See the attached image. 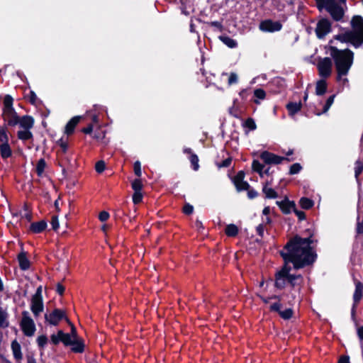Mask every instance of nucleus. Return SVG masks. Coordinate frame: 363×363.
Masks as SVG:
<instances>
[{"instance_id":"1","label":"nucleus","mask_w":363,"mask_h":363,"mask_svg":"<svg viewBox=\"0 0 363 363\" xmlns=\"http://www.w3.org/2000/svg\"><path fill=\"white\" fill-rule=\"evenodd\" d=\"M312 237L303 238L295 235L287 242L284 249L280 252L284 264L275 274V286L284 289L286 284L291 287L300 286L303 283L301 274H291L292 269L298 270L312 264L316 259V254L312 245Z\"/></svg>"},{"instance_id":"2","label":"nucleus","mask_w":363,"mask_h":363,"mask_svg":"<svg viewBox=\"0 0 363 363\" xmlns=\"http://www.w3.org/2000/svg\"><path fill=\"white\" fill-rule=\"evenodd\" d=\"M330 55L335 62L337 72V81L342 85L348 84L346 77L353 63L354 53L348 50H339L335 47L330 48Z\"/></svg>"},{"instance_id":"3","label":"nucleus","mask_w":363,"mask_h":363,"mask_svg":"<svg viewBox=\"0 0 363 363\" xmlns=\"http://www.w3.org/2000/svg\"><path fill=\"white\" fill-rule=\"evenodd\" d=\"M351 24L353 30L345 32L338 38L343 42H350L355 47H359L363 43V18L360 16L352 18Z\"/></svg>"},{"instance_id":"4","label":"nucleus","mask_w":363,"mask_h":363,"mask_svg":"<svg viewBox=\"0 0 363 363\" xmlns=\"http://www.w3.org/2000/svg\"><path fill=\"white\" fill-rule=\"evenodd\" d=\"M318 9L325 8L327 11L331 15L332 18L336 21H340L344 16L343 9L340 6L336 0H315Z\"/></svg>"},{"instance_id":"5","label":"nucleus","mask_w":363,"mask_h":363,"mask_svg":"<svg viewBox=\"0 0 363 363\" xmlns=\"http://www.w3.org/2000/svg\"><path fill=\"white\" fill-rule=\"evenodd\" d=\"M20 325L25 335L31 337L34 335L36 330L35 325L28 311H24L22 312V319Z\"/></svg>"},{"instance_id":"6","label":"nucleus","mask_w":363,"mask_h":363,"mask_svg":"<svg viewBox=\"0 0 363 363\" xmlns=\"http://www.w3.org/2000/svg\"><path fill=\"white\" fill-rule=\"evenodd\" d=\"M319 75L323 78H328L331 75L333 63L329 57L321 59L318 63Z\"/></svg>"},{"instance_id":"7","label":"nucleus","mask_w":363,"mask_h":363,"mask_svg":"<svg viewBox=\"0 0 363 363\" xmlns=\"http://www.w3.org/2000/svg\"><path fill=\"white\" fill-rule=\"evenodd\" d=\"M63 318H65L69 323V320L66 318L65 312L57 308L55 309L50 313L45 314V319L46 322L52 325H57Z\"/></svg>"},{"instance_id":"8","label":"nucleus","mask_w":363,"mask_h":363,"mask_svg":"<svg viewBox=\"0 0 363 363\" xmlns=\"http://www.w3.org/2000/svg\"><path fill=\"white\" fill-rule=\"evenodd\" d=\"M281 24L278 21L271 20L263 21L259 24V29L264 32H274L281 29Z\"/></svg>"},{"instance_id":"9","label":"nucleus","mask_w":363,"mask_h":363,"mask_svg":"<svg viewBox=\"0 0 363 363\" xmlns=\"http://www.w3.org/2000/svg\"><path fill=\"white\" fill-rule=\"evenodd\" d=\"M331 28V24L327 19L320 20L316 26L315 33L319 38L325 37L330 31Z\"/></svg>"},{"instance_id":"10","label":"nucleus","mask_w":363,"mask_h":363,"mask_svg":"<svg viewBox=\"0 0 363 363\" xmlns=\"http://www.w3.org/2000/svg\"><path fill=\"white\" fill-rule=\"evenodd\" d=\"M355 290L353 294V306L352 313H354L355 308L363 296V284L359 280H354Z\"/></svg>"},{"instance_id":"11","label":"nucleus","mask_w":363,"mask_h":363,"mask_svg":"<svg viewBox=\"0 0 363 363\" xmlns=\"http://www.w3.org/2000/svg\"><path fill=\"white\" fill-rule=\"evenodd\" d=\"M3 118L5 121L8 123L10 126H15L18 123V116L13 109L3 110Z\"/></svg>"},{"instance_id":"12","label":"nucleus","mask_w":363,"mask_h":363,"mask_svg":"<svg viewBox=\"0 0 363 363\" xmlns=\"http://www.w3.org/2000/svg\"><path fill=\"white\" fill-rule=\"evenodd\" d=\"M260 158L264 161L266 164H280L284 160H285L284 157H281L279 156H277L273 153L269 152L267 151L263 152L261 155Z\"/></svg>"},{"instance_id":"13","label":"nucleus","mask_w":363,"mask_h":363,"mask_svg":"<svg viewBox=\"0 0 363 363\" xmlns=\"http://www.w3.org/2000/svg\"><path fill=\"white\" fill-rule=\"evenodd\" d=\"M43 308L44 305L43 298H38V297H32L30 310L35 318L40 315V313L43 312Z\"/></svg>"},{"instance_id":"14","label":"nucleus","mask_w":363,"mask_h":363,"mask_svg":"<svg viewBox=\"0 0 363 363\" xmlns=\"http://www.w3.org/2000/svg\"><path fill=\"white\" fill-rule=\"evenodd\" d=\"M244 174L240 172L235 179V184L238 191L247 190L250 187L247 182L243 181Z\"/></svg>"},{"instance_id":"15","label":"nucleus","mask_w":363,"mask_h":363,"mask_svg":"<svg viewBox=\"0 0 363 363\" xmlns=\"http://www.w3.org/2000/svg\"><path fill=\"white\" fill-rule=\"evenodd\" d=\"M18 121H19L18 124L24 129H30L34 124V120L30 116H23L21 118L19 117Z\"/></svg>"},{"instance_id":"16","label":"nucleus","mask_w":363,"mask_h":363,"mask_svg":"<svg viewBox=\"0 0 363 363\" xmlns=\"http://www.w3.org/2000/svg\"><path fill=\"white\" fill-rule=\"evenodd\" d=\"M276 203L284 213H289L292 208H295V204L286 199L281 201H277Z\"/></svg>"},{"instance_id":"17","label":"nucleus","mask_w":363,"mask_h":363,"mask_svg":"<svg viewBox=\"0 0 363 363\" xmlns=\"http://www.w3.org/2000/svg\"><path fill=\"white\" fill-rule=\"evenodd\" d=\"M81 119L80 116L73 117L65 126V133L70 135L74 132L76 125L78 124Z\"/></svg>"},{"instance_id":"18","label":"nucleus","mask_w":363,"mask_h":363,"mask_svg":"<svg viewBox=\"0 0 363 363\" xmlns=\"http://www.w3.org/2000/svg\"><path fill=\"white\" fill-rule=\"evenodd\" d=\"M47 227V223L44 220L33 223L30 225V229L34 233H40L43 232Z\"/></svg>"},{"instance_id":"19","label":"nucleus","mask_w":363,"mask_h":363,"mask_svg":"<svg viewBox=\"0 0 363 363\" xmlns=\"http://www.w3.org/2000/svg\"><path fill=\"white\" fill-rule=\"evenodd\" d=\"M58 335L61 336V342L64 343L65 345L68 346L73 343V341L76 338L77 335H71L68 333H65L62 330L58 331Z\"/></svg>"},{"instance_id":"20","label":"nucleus","mask_w":363,"mask_h":363,"mask_svg":"<svg viewBox=\"0 0 363 363\" xmlns=\"http://www.w3.org/2000/svg\"><path fill=\"white\" fill-rule=\"evenodd\" d=\"M262 192L265 194L267 199H276L278 196V194L275 190L268 186V182H265L263 184Z\"/></svg>"},{"instance_id":"21","label":"nucleus","mask_w":363,"mask_h":363,"mask_svg":"<svg viewBox=\"0 0 363 363\" xmlns=\"http://www.w3.org/2000/svg\"><path fill=\"white\" fill-rule=\"evenodd\" d=\"M19 267L22 270H26L30 267V262L25 252H21L18 256Z\"/></svg>"},{"instance_id":"22","label":"nucleus","mask_w":363,"mask_h":363,"mask_svg":"<svg viewBox=\"0 0 363 363\" xmlns=\"http://www.w3.org/2000/svg\"><path fill=\"white\" fill-rule=\"evenodd\" d=\"M70 346H72V350L74 352L82 353L84 352V344L82 340L78 339L77 336Z\"/></svg>"},{"instance_id":"23","label":"nucleus","mask_w":363,"mask_h":363,"mask_svg":"<svg viewBox=\"0 0 363 363\" xmlns=\"http://www.w3.org/2000/svg\"><path fill=\"white\" fill-rule=\"evenodd\" d=\"M0 153L1 156L4 159H6L11 155L12 151L8 143H1L0 145Z\"/></svg>"},{"instance_id":"24","label":"nucleus","mask_w":363,"mask_h":363,"mask_svg":"<svg viewBox=\"0 0 363 363\" xmlns=\"http://www.w3.org/2000/svg\"><path fill=\"white\" fill-rule=\"evenodd\" d=\"M327 83L325 79H322L317 82L315 86V93L317 95H323L326 92Z\"/></svg>"},{"instance_id":"25","label":"nucleus","mask_w":363,"mask_h":363,"mask_svg":"<svg viewBox=\"0 0 363 363\" xmlns=\"http://www.w3.org/2000/svg\"><path fill=\"white\" fill-rule=\"evenodd\" d=\"M8 313L2 308H0V328H6L9 325Z\"/></svg>"},{"instance_id":"26","label":"nucleus","mask_w":363,"mask_h":363,"mask_svg":"<svg viewBox=\"0 0 363 363\" xmlns=\"http://www.w3.org/2000/svg\"><path fill=\"white\" fill-rule=\"evenodd\" d=\"M301 103L291 102L286 105V108L290 115H294L301 110Z\"/></svg>"},{"instance_id":"27","label":"nucleus","mask_w":363,"mask_h":363,"mask_svg":"<svg viewBox=\"0 0 363 363\" xmlns=\"http://www.w3.org/2000/svg\"><path fill=\"white\" fill-rule=\"evenodd\" d=\"M238 228L234 224H229L226 226L225 233L229 237H235L238 234Z\"/></svg>"},{"instance_id":"28","label":"nucleus","mask_w":363,"mask_h":363,"mask_svg":"<svg viewBox=\"0 0 363 363\" xmlns=\"http://www.w3.org/2000/svg\"><path fill=\"white\" fill-rule=\"evenodd\" d=\"M219 38L225 45L230 48H234L238 45L237 42L228 36L222 35Z\"/></svg>"},{"instance_id":"29","label":"nucleus","mask_w":363,"mask_h":363,"mask_svg":"<svg viewBox=\"0 0 363 363\" xmlns=\"http://www.w3.org/2000/svg\"><path fill=\"white\" fill-rule=\"evenodd\" d=\"M18 138L21 140H27L33 138V134L30 129H24L23 130L18 131Z\"/></svg>"},{"instance_id":"30","label":"nucleus","mask_w":363,"mask_h":363,"mask_svg":"<svg viewBox=\"0 0 363 363\" xmlns=\"http://www.w3.org/2000/svg\"><path fill=\"white\" fill-rule=\"evenodd\" d=\"M299 203L301 208H303V209H309L314 204L313 201L311 199L306 197L301 198L299 201Z\"/></svg>"},{"instance_id":"31","label":"nucleus","mask_w":363,"mask_h":363,"mask_svg":"<svg viewBox=\"0 0 363 363\" xmlns=\"http://www.w3.org/2000/svg\"><path fill=\"white\" fill-rule=\"evenodd\" d=\"M252 169L259 174L260 177H263V169L264 166L259 161L254 160L252 164Z\"/></svg>"},{"instance_id":"32","label":"nucleus","mask_w":363,"mask_h":363,"mask_svg":"<svg viewBox=\"0 0 363 363\" xmlns=\"http://www.w3.org/2000/svg\"><path fill=\"white\" fill-rule=\"evenodd\" d=\"M13 355L16 359H21V347L20 345L16 342L13 341L11 345Z\"/></svg>"},{"instance_id":"33","label":"nucleus","mask_w":363,"mask_h":363,"mask_svg":"<svg viewBox=\"0 0 363 363\" xmlns=\"http://www.w3.org/2000/svg\"><path fill=\"white\" fill-rule=\"evenodd\" d=\"M13 109V98L10 95H6L4 99V109L9 110Z\"/></svg>"},{"instance_id":"34","label":"nucleus","mask_w":363,"mask_h":363,"mask_svg":"<svg viewBox=\"0 0 363 363\" xmlns=\"http://www.w3.org/2000/svg\"><path fill=\"white\" fill-rule=\"evenodd\" d=\"M354 166V176L356 179H358L359 176L363 171V162L358 160L355 162Z\"/></svg>"},{"instance_id":"35","label":"nucleus","mask_w":363,"mask_h":363,"mask_svg":"<svg viewBox=\"0 0 363 363\" xmlns=\"http://www.w3.org/2000/svg\"><path fill=\"white\" fill-rule=\"evenodd\" d=\"M334 99H335V95H332L330 96L326 101V103L323 106V110L321 113H317L316 114L318 116H320L321 113H326L329 108H330V106H332V104H333V101H334Z\"/></svg>"},{"instance_id":"36","label":"nucleus","mask_w":363,"mask_h":363,"mask_svg":"<svg viewBox=\"0 0 363 363\" xmlns=\"http://www.w3.org/2000/svg\"><path fill=\"white\" fill-rule=\"evenodd\" d=\"M45 166L46 163L44 159H40L38 160L36 165V172L38 176H40L43 173Z\"/></svg>"},{"instance_id":"37","label":"nucleus","mask_w":363,"mask_h":363,"mask_svg":"<svg viewBox=\"0 0 363 363\" xmlns=\"http://www.w3.org/2000/svg\"><path fill=\"white\" fill-rule=\"evenodd\" d=\"M279 315L282 318L288 320L291 318L293 315V311L291 308H287L284 311H281L279 312Z\"/></svg>"},{"instance_id":"38","label":"nucleus","mask_w":363,"mask_h":363,"mask_svg":"<svg viewBox=\"0 0 363 363\" xmlns=\"http://www.w3.org/2000/svg\"><path fill=\"white\" fill-rule=\"evenodd\" d=\"M301 169H302V167L299 163H294L290 167L289 174H298L301 170Z\"/></svg>"},{"instance_id":"39","label":"nucleus","mask_w":363,"mask_h":363,"mask_svg":"<svg viewBox=\"0 0 363 363\" xmlns=\"http://www.w3.org/2000/svg\"><path fill=\"white\" fill-rule=\"evenodd\" d=\"M189 159L191 164L193 165L194 169L197 170L199 167V158L197 155L195 154H191Z\"/></svg>"},{"instance_id":"40","label":"nucleus","mask_w":363,"mask_h":363,"mask_svg":"<svg viewBox=\"0 0 363 363\" xmlns=\"http://www.w3.org/2000/svg\"><path fill=\"white\" fill-rule=\"evenodd\" d=\"M245 126L251 130H254L257 128L255 122L252 118H249L245 121Z\"/></svg>"},{"instance_id":"41","label":"nucleus","mask_w":363,"mask_h":363,"mask_svg":"<svg viewBox=\"0 0 363 363\" xmlns=\"http://www.w3.org/2000/svg\"><path fill=\"white\" fill-rule=\"evenodd\" d=\"M106 168V164L104 161L100 160L95 164V169L98 173H102Z\"/></svg>"},{"instance_id":"42","label":"nucleus","mask_w":363,"mask_h":363,"mask_svg":"<svg viewBox=\"0 0 363 363\" xmlns=\"http://www.w3.org/2000/svg\"><path fill=\"white\" fill-rule=\"evenodd\" d=\"M0 142L5 143L9 142V138L6 134V130L4 128L0 127Z\"/></svg>"},{"instance_id":"43","label":"nucleus","mask_w":363,"mask_h":363,"mask_svg":"<svg viewBox=\"0 0 363 363\" xmlns=\"http://www.w3.org/2000/svg\"><path fill=\"white\" fill-rule=\"evenodd\" d=\"M132 188L135 191H141L143 188L141 181L140 179H135L132 183Z\"/></svg>"},{"instance_id":"44","label":"nucleus","mask_w":363,"mask_h":363,"mask_svg":"<svg viewBox=\"0 0 363 363\" xmlns=\"http://www.w3.org/2000/svg\"><path fill=\"white\" fill-rule=\"evenodd\" d=\"M143 199V194L141 191H135L133 196V201L135 204H138L141 202Z\"/></svg>"},{"instance_id":"45","label":"nucleus","mask_w":363,"mask_h":363,"mask_svg":"<svg viewBox=\"0 0 363 363\" xmlns=\"http://www.w3.org/2000/svg\"><path fill=\"white\" fill-rule=\"evenodd\" d=\"M47 342L48 338L45 335H41L37 338L38 345L40 348H43L45 345L47 344Z\"/></svg>"},{"instance_id":"46","label":"nucleus","mask_w":363,"mask_h":363,"mask_svg":"<svg viewBox=\"0 0 363 363\" xmlns=\"http://www.w3.org/2000/svg\"><path fill=\"white\" fill-rule=\"evenodd\" d=\"M254 95L259 99H264L265 98L266 94L263 89H257L255 90Z\"/></svg>"},{"instance_id":"47","label":"nucleus","mask_w":363,"mask_h":363,"mask_svg":"<svg viewBox=\"0 0 363 363\" xmlns=\"http://www.w3.org/2000/svg\"><path fill=\"white\" fill-rule=\"evenodd\" d=\"M134 172L138 177H140L142 174L141 172V164L139 161H136L134 163Z\"/></svg>"},{"instance_id":"48","label":"nucleus","mask_w":363,"mask_h":363,"mask_svg":"<svg viewBox=\"0 0 363 363\" xmlns=\"http://www.w3.org/2000/svg\"><path fill=\"white\" fill-rule=\"evenodd\" d=\"M356 231L357 234H363V219L360 220L359 217H357Z\"/></svg>"},{"instance_id":"49","label":"nucleus","mask_w":363,"mask_h":363,"mask_svg":"<svg viewBox=\"0 0 363 363\" xmlns=\"http://www.w3.org/2000/svg\"><path fill=\"white\" fill-rule=\"evenodd\" d=\"M194 207L189 203H186L183 208V212L185 214L190 215L193 213Z\"/></svg>"},{"instance_id":"50","label":"nucleus","mask_w":363,"mask_h":363,"mask_svg":"<svg viewBox=\"0 0 363 363\" xmlns=\"http://www.w3.org/2000/svg\"><path fill=\"white\" fill-rule=\"evenodd\" d=\"M238 82V75L235 73H230L229 78H228V84L231 85L233 84L237 83Z\"/></svg>"},{"instance_id":"51","label":"nucleus","mask_w":363,"mask_h":363,"mask_svg":"<svg viewBox=\"0 0 363 363\" xmlns=\"http://www.w3.org/2000/svg\"><path fill=\"white\" fill-rule=\"evenodd\" d=\"M281 304L279 302L274 303L270 305V307H269L271 311L278 312L279 313L281 311Z\"/></svg>"},{"instance_id":"52","label":"nucleus","mask_w":363,"mask_h":363,"mask_svg":"<svg viewBox=\"0 0 363 363\" xmlns=\"http://www.w3.org/2000/svg\"><path fill=\"white\" fill-rule=\"evenodd\" d=\"M51 225L54 230H57L59 228V221L57 216H52Z\"/></svg>"},{"instance_id":"53","label":"nucleus","mask_w":363,"mask_h":363,"mask_svg":"<svg viewBox=\"0 0 363 363\" xmlns=\"http://www.w3.org/2000/svg\"><path fill=\"white\" fill-rule=\"evenodd\" d=\"M109 218V213L106 211H101L99 213V218L101 221L104 222Z\"/></svg>"},{"instance_id":"54","label":"nucleus","mask_w":363,"mask_h":363,"mask_svg":"<svg viewBox=\"0 0 363 363\" xmlns=\"http://www.w3.org/2000/svg\"><path fill=\"white\" fill-rule=\"evenodd\" d=\"M51 341L54 345H57L61 341V336L57 335H51Z\"/></svg>"},{"instance_id":"55","label":"nucleus","mask_w":363,"mask_h":363,"mask_svg":"<svg viewBox=\"0 0 363 363\" xmlns=\"http://www.w3.org/2000/svg\"><path fill=\"white\" fill-rule=\"evenodd\" d=\"M231 162H232L231 158H230V157L227 158L225 160H223L222 162V163L218 165V167H228L230 165Z\"/></svg>"},{"instance_id":"56","label":"nucleus","mask_w":363,"mask_h":363,"mask_svg":"<svg viewBox=\"0 0 363 363\" xmlns=\"http://www.w3.org/2000/svg\"><path fill=\"white\" fill-rule=\"evenodd\" d=\"M294 213H296V215L299 218V220H302L306 218V214L303 211L296 210V208H294Z\"/></svg>"},{"instance_id":"57","label":"nucleus","mask_w":363,"mask_h":363,"mask_svg":"<svg viewBox=\"0 0 363 363\" xmlns=\"http://www.w3.org/2000/svg\"><path fill=\"white\" fill-rule=\"evenodd\" d=\"M57 144L62 147V151L65 152L67 149V144L62 139H60L57 141Z\"/></svg>"},{"instance_id":"58","label":"nucleus","mask_w":363,"mask_h":363,"mask_svg":"<svg viewBox=\"0 0 363 363\" xmlns=\"http://www.w3.org/2000/svg\"><path fill=\"white\" fill-rule=\"evenodd\" d=\"M257 195H258V193L255 190H254V189L248 190L247 196H248L249 199H255L257 196Z\"/></svg>"},{"instance_id":"59","label":"nucleus","mask_w":363,"mask_h":363,"mask_svg":"<svg viewBox=\"0 0 363 363\" xmlns=\"http://www.w3.org/2000/svg\"><path fill=\"white\" fill-rule=\"evenodd\" d=\"M264 225L263 224H259L257 227V234L262 237L263 236V234H264Z\"/></svg>"},{"instance_id":"60","label":"nucleus","mask_w":363,"mask_h":363,"mask_svg":"<svg viewBox=\"0 0 363 363\" xmlns=\"http://www.w3.org/2000/svg\"><path fill=\"white\" fill-rule=\"evenodd\" d=\"M93 130V125L91 124L89 125L87 127L82 129V132L86 134H90Z\"/></svg>"},{"instance_id":"61","label":"nucleus","mask_w":363,"mask_h":363,"mask_svg":"<svg viewBox=\"0 0 363 363\" xmlns=\"http://www.w3.org/2000/svg\"><path fill=\"white\" fill-rule=\"evenodd\" d=\"M350 358L348 356H341L338 360V363H349Z\"/></svg>"},{"instance_id":"62","label":"nucleus","mask_w":363,"mask_h":363,"mask_svg":"<svg viewBox=\"0 0 363 363\" xmlns=\"http://www.w3.org/2000/svg\"><path fill=\"white\" fill-rule=\"evenodd\" d=\"M57 291L58 294L62 295L64 293V291H65V287L62 284H57Z\"/></svg>"},{"instance_id":"63","label":"nucleus","mask_w":363,"mask_h":363,"mask_svg":"<svg viewBox=\"0 0 363 363\" xmlns=\"http://www.w3.org/2000/svg\"><path fill=\"white\" fill-rule=\"evenodd\" d=\"M357 335L360 340H363V326L357 328Z\"/></svg>"},{"instance_id":"64","label":"nucleus","mask_w":363,"mask_h":363,"mask_svg":"<svg viewBox=\"0 0 363 363\" xmlns=\"http://www.w3.org/2000/svg\"><path fill=\"white\" fill-rule=\"evenodd\" d=\"M33 297H38V298H43L41 294V287H38L35 294L33 296Z\"/></svg>"}]
</instances>
